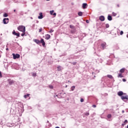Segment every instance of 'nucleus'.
<instances>
[{
    "instance_id": "obj_1",
    "label": "nucleus",
    "mask_w": 128,
    "mask_h": 128,
    "mask_svg": "<svg viewBox=\"0 0 128 128\" xmlns=\"http://www.w3.org/2000/svg\"><path fill=\"white\" fill-rule=\"evenodd\" d=\"M34 42H36L37 44H42V46H46V42H44V38H41L40 40L38 39H34Z\"/></svg>"
},
{
    "instance_id": "obj_2",
    "label": "nucleus",
    "mask_w": 128,
    "mask_h": 128,
    "mask_svg": "<svg viewBox=\"0 0 128 128\" xmlns=\"http://www.w3.org/2000/svg\"><path fill=\"white\" fill-rule=\"evenodd\" d=\"M18 30L22 32H26V26H20L18 27Z\"/></svg>"
},
{
    "instance_id": "obj_3",
    "label": "nucleus",
    "mask_w": 128,
    "mask_h": 128,
    "mask_svg": "<svg viewBox=\"0 0 128 128\" xmlns=\"http://www.w3.org/2000/svg\"><path fill=\"white\" fill-rule=\"evenodd\" d=\"M12 56H13V58L14 60H16V58H20V56L19 54H15L14 53H13L12 54Z\"/></svg>"
},
{
    "instance_id": "obj_4",
    "label": "nucleus",
    "mask_w": 128,
    "mask_h": 128,
    "mask_svg": "<svg viewBox=\"0 0 128 128\" xmlns=\"http://www.w3.org/2000/svg\"><path fill=\"white\" fill-rule=\"evenodd\" d=\"M9 20L10 19L8 18H4L3 19V22L4 24H8Z\"/></svg>"
},
{
    "instance_id": "obj_5",
    "label": "nucleus",
    "mask_w": 128,
    "mask_h": 128,
    "mask_svg": "<svg viewBox=\"0 0 128 128\" xmlns=\"http://www.w3.org/2000/svg\"><path fill=\"white\" fill-rule=\"evenodd\" d=\"M12 34H14V36H18V38H20V32H16L15 30H14L12 32Z\"/></svg>"
},
{
    "instance_id": "obj_6",
    "label": "nucleus",
    "mask_w": 128,
    "mask_h": 128,
    "mask_svg": "<svg viewBox=\"0 0 128 128\" xmlns=\"http://www.w3.org/2000/svg\"><path fill=\"white\" fill-rule=\"evenodd\" d=\"M121 98L122 100H124V102H126L125 100H128V96H122Z\"/></svg>"
},
{
    "instance_id": "obj_7",
    "label": "nucleus",
    "mask_w": 128,
    "mask_h": 128,
    "mask_svg": "<svg viewBox=\"0 0 128 128\" xmlns=\"http://www.w3.org/2000/svg\"><path fill=\"white\" fill-rule=\"evenodd\" d=\"M62 70H64V67H62L60 66H57V70H58V72H62Z\"/></svg>"
},
{
    "instance_id": "obj_8",
    "label": "nucleus",
    "mask_w": 128,
    "mask_h": 128,
    "mask_svg": "<svg viewBox=\"0 0 128 128\" xmlns=\"http://www.w3.org/2000/svg\"><path fill=\"white\" fill-rule=\"evenodd\" d=\"M106 42H104L101 44L102 46V50H104V48H106Z\"/></svg>"
},
{
    "instance_id": "obj_9",
    "label": "nucleus",
    "mask_w": 128,
    "mask_h": 128,
    "mask_svg": "<svg viewBox=\"0 0 128 128\" xmlns=\"http://www.w3.org/2000/svg\"><path fill=\"white\" fill-rule=\"evenodd\" d=\"M82 8L84 10H86V8H88V4L86 3H84L82 4Z\"/></svg>"
},
{
    "instance_id": "obj_10",
    "label": "nucleus",
    "mask_w": 128,
    "mask_h": 128,
    "mask_svg": "<svg viewBox=\"0 0 128 128\" xmlns=\"http://www.w3.org/2000/svg\"><path fill=\"white\" fill-rule=\"evenodd\" d=\"M99 20H100L101 22H104V20H105L104 16H100L99 18Z\"/></svg>"
},
{
    "instance_id": "obj_11",
    "label": "nucleus",
    "mask_w": 128,
    "mask_h": 128,
    "mask_svg": "<svg viewBox=\"0 0 128 128\" xmlns=\"http://www.w3.org/2000/svg\"><path fill=\"white\" fill-rule=\"evenodd\" d=\"M124 94V92H122V91H120L118 92V95L119 96H122V95Z\"/></svg>"
},
{
    "instance_id": "obj_12",
    "label": "nucleus",
    "mask_w": 128,
    "mask_h": 128,
    "mask_svg": "<svg viewBox=\"0 0 128 128\" xmlns=\"http://www.w3.org/2000/svg\"><path fill=\"white\" fill-rule=\"evenodd\" d=\"M39 14L40 16H38V18H39V20H42V18H44V16L42 15V13L40 12Z\"/></svg>"
},
{
    "instance_id": "obj_13",
    "label": "nucleus",
    "mask_w": 128,
    "mask_h": 128,
    "mask_svg": "<svg viewBox=\"0 0 128 128\" xmlns=\"http://www.w3.org/2000/svg\"><path fill=\"white\" fill-rule=\"evenodd\" d=\"M50 38V35L47 34L46 35V40H48Z\"/></svg>"
},
{
    "instance_id": "obj_14",
    "label": "nucleus",
    "mask_w": 128,
    "mask_h": 128,
    "mask_svg": "<svg viewBox=\"0 0 128 128\" xmlns=\"http://www.w3.org/2000/svg\"><path fill=\"white\" fill-rule=\"evenodd\" d=\"M108 20H112V17L110 15H108Z\"/></svg>"
},
{
    "instance_id": "obj_15",
    "label": "nucleus",
    "mask_w": 128,
    "mask_h": 128,
    "mask_svg": "<svg viewBox=\"0 0 128 128\" xmlns=\"http://www.w3.org/2000/svg\"><path fill=\"white\" fill-rule=\"evenodd\" d=\"M8 82H9V84L12 85V84H14V80H8Z\"/></svg>"
},
{
    "instance_id": "obj_16",
    "label": "nucleus",
    "mask_w": 128,
    "mask_h": 128,
    "mask_svg": "<svg viewBox=\"0 0 128 128\" xmlns=\"http://www.w3.org/2000/svg\"><path fill=\"white\" fill-rule=\"evenodd\" d=\"M124 70H125L124 68H122L121 70H120V72H121L122 74L124 72Z\"/></svg>"
},
{
    "instance_id": "obj_17",
    "label": "nucleus",
    "mask_w": 128,
    "mask_h": 128,
    "mask_svg": "<svg viewBox=\"0 0 128 128\" xmlns=\"http://www.w3.org/2000/svg\"><path fill=\"white\" fill-rule=\"evenodd\" d=\"M78 16H82V12H78Z\"/></svg>"
},
{
    "instance_id": "obj_18",
    "label": "nucleus",
    "mask_w": 128,
    "mask_h": 128,
    "mask_svg": "<svg viewBox=\"0 0 128 128\" xmlns=\"http://www.w3.org/2000/svg\"><path fill=\"white\" fill-rule=\"evenodd\" d=\"M70 28H72V30H75L76 29V28L74 27V26L72 25H70Z\"/></svg>"
},
{
    "instance_id": "obj_19",
    "label": "nucleus",
    "mask_w": 128,
    "mask_h": 128,
    "mask_svg": "<svg viewBox=\"0 0 128 128\" xmlns=\"http://www.w3.org/2000/svg\"><path fill=\"white\" fill-rule=\"evenodd\" d=\"M3 16H4V18H8V14H7V13H4Z\"/></svg>"
},
{
    "instance_id": "obj_20",
    "label": "nucleus",
    "mask_w": 128,
    "mask_h": 128,
    "mask_svg": "<svg viewBox=\"0 0 128 128\" xmlns=\"http://www.w3.org/2000/svg\"><path fill=\"white\" fill-rule=\"evenodd\" d=\"M124 76H122V73H120L118 74V78H123Z\"/></svg>"
},
{
    "instance_id": "obj_21",
    "label": "nucleus",
    "mask_w": 128,
    "mask_h": 128,
    "mask_svg": "<svg viewBox=\"0 0 128 128\" xmlns=\"http://www.w3.org/2000/svg\"><path fill=\"white\" fill-rule=\"evenodd\" d=\"M70 32H71V34H75L76 33V29L71 30Z\"/></svg>"
},
{
    "instance_id": "obj_22",
    "label": "nucleus",
    "mask_w": 128,
    "mask_h": 128,
    "mask_svg": "<svg viewBox=\"0 0 128 128\" xmlns=\"http://www.w3.org/2000/svg\"><path fill=\"white\" fill-rule=\"evenodd\" d=\"M28 96H30V94H25V95L24 96V98H28Z\"/></svg>"
},
{
    "instance_id": "obj_23",
    "label": "nucleus",
    "mask_w": 128,
    "mask_h": 128,
    "mask_svg": "<svg viewBox=\"0 0 128 128\" xmlns=\"http://www.w3.org/2000/svg\"><path fill=\"white\" fill-rule=\"evenodd\" d=\"M74 88H76V86H72L71 87V90L74 91Z\"/></svg>"
},
{
    "instance_id": "obj_24",
    "label": "nucleus",
    "mask_w": 128,
    "mask_h": 128,
    "mask_svg": "<svg viewBox=\"0 0 128 128\" xmlns=\"http://www.w3.org/2000/svg\"><path fill=\"white\" fill-rule=\"evenodd\" d=\"M110 28V24H106V28Z\"/></svg>"
},
{
    "instance_id": "obj_25",
    "label": "nucleus",
    "mask_w": 128,
    "mask_h": 128,
    "mask_svg": "<svg viewBox=\"0 0 128 128\" xmlns=\"http://www.w3.org/2000/svg\"><path fill=\"white\" fill-rule=\"evenodd\" d=\"M54 12V10H52L50 11V14H51V16H52Z\"/></svg>"
},
{
    "instance_id": "obj_26",
    "label": "nucleus",
    "mask_w": 128,
    "mask_h": 128,
    "mask_svg": "<svg viewBox=\"0 0 128 128\" xmlns=\"http://www.w3.org/2000/svg\"><path fill=\"white\" fill-rule=\"evenodd\" d=\"M112 14L113 16H116V13L114 12H112Z\"/></svg>"
},
{
    "instance_id": "obj_27",
    "label": "nucleus",
    "mask_w": 128,
    "mask_h": 128,
    "mask_svg": "<svg viewBox=\"0 0 128 128\" xmlns=\"http://www.w3.org/2000/svg\"><path fill=\"white\" fill-rule=\"evenodd\" d=\"M48 88L51 90H52V88H54V86H52V85H49Z\"/></svg>"
},
{
    "instance_id": "obj_28",
    "label": "nucleus",
    "mask_w": 128,
    "mask_h": 128,
    "mask_svg": "<svg viewBox=\"0 0 128 128\" xmlns=\"http://www.w3.org/2000/svg\"><path fill=\"white\" fill-rule=\"evenodd\" d=\"M62 94V93L61 94H56V96H57L58 98H62V96H60V95Z\"/></svg>"
},
{
    "instance_id": "obj_29",
    "label": "nucleus",
    "mask_w": 128,
    "mask_h": 128,
    "mask_svg": "<svg viewBox=\"0 0 128 128\" xmlns=\"http://www.w3.org/2000/svg\"><path fill=\"white\" fill-rule=\"evenodd\" d=\"M107 76L109 78H112V75H108Z\"/></svg>"
},
{
    "instance_id": "obj_30",
    "label": "nucleus",
    "mask_w": 128,
    "mask_h": 128,
    "mask_svg": "<svg viewBox=\"0 0 128 128\" xmlns=\"http://www.w3.org/2000/svg\"><path fill=\"white\" fill-rule=\"evenodd\" d=\"M107 118H112V114H108V116H107Z\"/></svg>"
},
{
    "instance_id": "obj_31",
    "label": "nucleus",
    "mask_w": 128,
    "mask_h": 128,
    "mask_svg": "<svg viewBox=\"0 0 128 128\" xmlns=\"http://www.w3.org/2000/svg\"><path fill=\"white\" fill-rule=\"evenodd\" d=\"M23 33H22V34H21V36H24V34H26V32H22Z\"/></svg>"
},
{
    "instance_id": "obj_32",
    "label": "nucleus",
    "mask_w": 128,
    "mask_h": 128,
    "mask_svg": "<svg viewBox=\"0 0 128 128\" xmlns=\"http://www.w3.org/2000/svg\"><path fill=\"white\" fill-rule=\"evenodd\" d=\"M84 114H85V116H90V113H89V112H86V113Z\"/></svg>"
},
{
    "instance_id": "obj_33",
    "label": "nucleus",
    "mask_w": 128,
    "mask_h": 128,
    "mask_svg": "<svg viewBox=\"0 0 128 128\" xmlns=\"http://www.w3.org/2000/svg\"><path fill=\"white\" fill-rule=\"evenodd\" d=\"M120 34L121 36H122V34H124V31H122V30L120 31Z\"/></svg>"
},
{
    "instance_id": "obj_34",
    "label": "nucleus",
    "mask_w": 128,
    "mask_h": 128,
    "mask_svg": "<svg viewBox=\"0 0 128 128\" xmlns=\"http://www.w3.org/2000/svg\"><path fill=\"white\" fill-rule=\"evenodd\" d=\"M32 76H36V73H33L32 74Z\"/></svg>"
},
{
    "instance_id": "obj_35",
    "label": "nucleus",
    "mask_w": 128,
    "mask_h": 128,
    "mask_svg": "<svg viewBox=\"0 0 128 128\" xmlns=\"http://www.w3.org/2000/svg\"><path fill=\"white\" fill-rule=\"evenodd\" d=\"M42 30V28H40V29H39V32H41Z\"/></svg>"
},
{
    "instance_id": "obj_36",
    "label": "nucleus",
    "mask_w": 128,
    "mask_h": 128,
    "mask_svg": "<svg viewBox=\"0 0 128 128\" xmlns=\"http://www.w3.org/2000/svg\"><path fill=\"white\" fill-rule=\"evenodd\" d=\"M52 16H56V13L54 12Z\"/></svg>"
},
{
    "instance_id": "obj_37",
    "label": "nucleus",
    "mask_w": 128,
    "mask_h": 128,
    "mask_svg": "<svg viewBox=\"0 0 128 128\" xmlns=\"http://www.w3.org/2000/svg\"><path fill=\"white\" fill-rule=\"evenodd\" d=\"M80 102H84V98H82L80 99Z\"/></svg>"
},
{
    "instance_id": "obj_38",
    "label": "nucleus",
    "mask_w": 128,
    "mask_h": 128,
    "mask_svg": "<svg viewBox=\"0 0 128 128\" xmlns=\"http://www.w3.org/2000/svg\"><path fill=\"white\" fill-rule=\"evenodd\" d=\"M92 108H96V104H93V105H92Z\"/></svg>"
},
{
    "instance_id": "obj_39",
    "label": "nucleus",
    "mask_w": 128,
    "mask_h": 128,
    "mask_svg": "<svg viewBox=\"0 0 128 128\" xmlns=\"http://www.w3.org/2000/svg\"><path fill=\"white\" fill-rule=\"evenodd\" d=\"M2 72H0V78H2Z\"/></svg>"
},
{
    "instance_id": "obj_40",
    "label": "nucleus",
    "mask_w": 128,
    "mask_h": 128,
    "mask_svg": "<svg viewBox=\"0 0 128 128\" xmlns=\"http://www.w3.org/2000/svg\"><path fill=\"white\" fill-rule=\"evenodd\" d=\"M126 123H128V120H126L124 122V124H126Z\"/></svg>"
},
{
    "instance_id": "obj_41",
    "label": "nucleus",
    "mask_w": 128,
    "mask_h": 128,
    "mask_svg": "<svg viewBox=\"0 0 128 128\" xmlns=\"http://www.w3.org/2000/svg\"><path fill=\"white\" fill-rule=\"evenodd\" d=\"M50 32H54V30H51L50 31Z\"/></svg>"
},
{
    "instance_id": "obj_42",
    "label": "nucleus",
    "mask_w": 128,
    "mask_h": 128,
    "mask_svg": "<svg viewBox=\"0 0 128 128\" xmlns=\"http://www.w3.org/2000/svg\"><path fill=\"white\" fill-rule=\"evenodd\" d=\"M122 81L123 82H126V80L124 79V78H123L122 79Z\"/></svg>"
},
{
    "instance_id": "obj_43",
    "label": "nucleus",
    "mask_w": 128,
    "mask_h": 128,
    "mask_svg": "<svg viewBox=\"0 0 128 128\" xmlns=\"http://www.w3.org/2000/svg\"><path fill=\"white\" fill-rule=\"evenodd\" d=\"M86 22L87 24H88V22H90V21H88V20H86Z\"/></svg>"
},
{
    "instance_id": "obj_44",
    "label": "nucleus",
    "mask_w": 128,
    "mask_h": 128,
    "mask_svg": "<svg viewBox=\"0 0 128 128\" xmlns=\"http://www.w3.org/2000/svg\"><path fill=\"white\" fill-rule=\"evenodd\" d=\"M124 124H125V123L122 124V126H124Z\"/></svg>"
},
{
    "instance_id": "obj_45",
    "label": "nucleus",
    "mask_w": 128,
    "mask_h": 128,
    "mask_svg": "<svg viewBox=\"0 0 128 128\" xmlns=\"http://www.w3.org/2000/svg\"><path fill=\"white\" fill-rule=\"evenodd\" d=\"M117 6H118V8H120V4H118V5H117Z\"/></svg>"
},
{
    "instance_id": "obj_46",
    "label": "nucleus",
    "mask_w": 128,
    "mask_h": 128,
    "mask_svg": "<svg viewBox=\"0 0 128 128\" xmlns=\"http://www.w3.org/2000/svg\"><path fill=\"white\" fill-rule=\"evenodd\" d=\"M14 12H16V10H14Z\"/></svg>"
},
{
    "instance_id": "obj_47",
    "label": "nucleus",
    "mask_w": 128,
    "mask_h": 128,
    "mask_svg": "<svg viewBox=\"0 0 128 128\" xmlns=\"http://www.w3.org/2000/svg\"><path fill=\"white\" fill-rule=\"evenodd\" d=\"M6 50H8V48H6Z\"/></svg>"
},
{
    "instance_id": "obj_48",
    "label": "nucleus",
    "mask_w": 128,
    "mask_h": 128,
    "mask_svg": "<svg viewBox=\"0 0 128 128\" xmlns=\"http://www.w3.org/2000/svg\"><path fill=\"white\" fill-rule=\"evenodd\" d=\"M36 24H38V20L36 21Z\"/></svg>"
},
{
    "instance_id": "obj_49",
    "label": "nucleus",
    "mask_w": 128,
    "mask_h": 128,
    "mask_svg": "<svg viewBox=\"0 0 128 128\" xmlns=\"http://www.w3.org/2000/svg\"><path fill=\"white\" fill-rule=\"evenodd\" d=\"M122 112H123V113L124 112V110H122Z\"/></svg>"
},
{
    "instance_id": "obj_50",
    "label": "nucleus",
    "mask_w": 128,
    "mask_h": 128,
    "mask_svg": "<svg viewBox=\"0 0 128 128\" xmlns=\"http://www.w3.org/2000/svg\"><path fill=\"white\" fill-rule=\"evenodd\" d=\"M31 19L32 20V17H31Z\"/></svg>"
},
{
    "instance_id": "obj_51",
    "label": "nucleus",
    "mask_w": 128,
    "mask_h": 128,
    "mask_svg": "<svg viewBox=\"0 0 128 128\" xmlns=\"http://www.w3.org/2000/svg\"><path fill=\"white\" fill-rule=\"evenodd\" d=\"M126 38H128V35L126 36Z\"/></svg>"
},
{
    "instance_id": "obj_52",
    "label": "nucleus",
    "mask_w": 128,
    "mask_h": 128,
    "mask_svg": "<svg viewBox=\"0 0 128 128\" xmlns=\"http://www.w3.org/2000/svg\"><path fill=\"white\" fill-rule=\"evenodd\" d=\"M47 1H49V0H46Z\"/></svg>"
}]
</instances>
